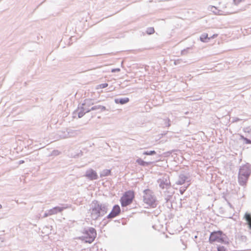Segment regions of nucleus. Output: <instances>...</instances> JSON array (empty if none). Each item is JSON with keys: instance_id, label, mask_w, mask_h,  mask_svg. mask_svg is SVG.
I'll return each instance as SVG.
<instances>
[{"instance_id": "f257e3e1", "label": "nucleus", "mask_w": 251, "mask_h": 251, "mask_svg": "<svg viewBox=\"0 0 251 251\" xmlns=\"http://www.w3.org/2000/svg\"><path fill=\"white\" fill-rule=\"evenodd\" d=\"M108 211V204L97 200H94L90 205L89 213L93 220H97L104 216Z\"/></svg>"}, {"instance_id": "f03ea898", "label": "nucleus", "mask_w": 251, "mask_h": 251, "mask_svg": "<svg viewBox=\"0 0 251 251\" xmlns=\"http://www.w3.org/2000/svg\"><path fill=\"white\" fill-rule=\"evenodd\" d=\"M251 174V165L247 163L240 167L238 173V182L240 185H246Z\"/></svg>"}, {"instance_id": "7ed1b4c3", "label": "nucleus", "mask_w": 251, "mask_h": 251, "mask_svg": "<svg viewBox=\"0 0 251 251\" xmlns=\"http://www.w3.org/2000/svg\"><path fill=\"white\" fill-rule=\"evenodd\" d=\"M143 199L144 203L149 206L154 208L157 205L156 200L154 193L150 189H147L143 191Z\"/></svg>"}, {"instance_id": "20e7f679", "label": "nucleus", "mask_w": 251, "mask_h": 251, "mask_svg": "<svg viewBox=\"0 0 251 251\" xmlns=\"http://www.w3.org/2000/svg\"><path fill=\"white\" fill-rule=\"evenodd\" d=\"M226 235L221 230L212 232L209 236V241L210 243L217 242L221 243L227 244L228 243Z\"/></svg>"}, {"instance_id": "39448f33", "label": "nucleus", "mask_w": 251, "mask_h": 251, "mask_svg": "<svg viewBox=\"0 0 251 251\" xmlns=\"http://www.w3.org/2000/svg\"><path fill=\"white\" fill-rule=\"evenodd\" d=\"M83 235L79 237V239L85 243H92L97 236L96 230L92 227L84 229Z\"/></svg>"}, {"instance_id": "423d86ee", "label": "nucleus", "mask_w": 251, "mask_h": 251, "mask_svg": "<svg viewBox=\"0 0 251 251\" xmlns=\"http://www.w3.org/2000/svg\"><path fill=\"white\" fill-rule=\"evenodd\" d=\"M135 197L133 191L129 190L126 192L120 199V201L122 207H126L130 204Z\"/></svg>"}, {"instance_id": "0eeeda50", "label": "nucleus", "mask_w": 251, "mask_h": 251, "mask_svg": "<svg viewBox=\"0 0 251 251\" xmlns=\"http://www.w3.org/2000/svg\"><path fill=\"white\" fill-rule=\"evenodd\" d=\"M159 186L162 189H171V184L168 176H165L157 180Z\"/></svg>"}, {"instance_id": "6e6552de", "label": "nucleus", "mask_w": 251, "mask_h": 251, "mask_svg": "<svg viewBox=\"0 0 251 251\" xmlns=\"http://www.w3.org/2000/svg\"><path fill=\"white\" fill-rule=\"evenodd\" d=\"M121 208L118 204L114 205L111 211L106 216V218L108 219H112L117 216H118L121 213Z\"/></svg>"}, {"instance_id": "1a4fd4ad", "label": "nucleus", "mask_w": 251, "mask_h": 251, "mask_svg": "<svg viewBox=\"0 0 251 251\" xmlns=\"http://www.w3.org/2000/svg\"><path fill=\"white\" fill-rule=\"evenodd\" d=\"M84 176L87 177L91 180H95L98 178V176L96 172L92 169H89L87 170Z\"/></svg>"}, {"instance_id": "9d476101", "label": "nucleus", "mask_w": 251, "mask_h": 251, "mask_svg": "<svg viewBox=\"0 0 251 251\" xmlns=\"http://www.w3.org/2000/svg\"><path fill=\"white\" fill-rule=\"evenodd\" d=\"M189 182L190 180L188 175L180 174L178 176V180L176 182V184L177 185H182L185 182L188 183Z\"/></svg>"}, {"instance_id": "9b49d317", "label": "nucleus", "mask_w": 251, "mask_h": 251, "mask_svg": "<svg viewBox=\"0 0 251 251\" xmlns=\"http://www.w3.org/2000/svg\"><path fill=\"white\" fill-rule=\"evenodd\" d=\"M62 205H63L64 206H55L51 209H49V214H50L51 215L56 214L58 213L61 212L63 210L68 207L67 204H62Z\"/></svg>"}, {"instance_id": "f8f14e48", "label": "nucleus", "mask_w": 251, "mask_h": 251, "mask_svg": "<svg viewBox=\"0 0 251 251\" xmlns=\"http://www.w3.org/2000/svg\"><path fill=\"white\" fill-rule=\"evenodd\" d=\"M86 113L81 105H79L77 109L73 112V117L75 118L76 115L78 116L79 118L82 117Z\"/></svg>"}, {"instance_id": "ddd939ff", "label": "nucleus", "mask_w": 251, "mask_h": 251, "mask_svg": "<svg viewBox=\"0 0 251 251\" xmlns=\"http://www.w3.org/2000/svg\"><path fill=\"white\" fill-rule=\"evenodd\" d=\"M90 110H92V111L96 110L98 111V113H100L102 111L107 110L105 106L100 105H96L93 106L90 108Z\"/></svg>"}, {"instance_id": "4468645a", "label": "nucleus", "mask_w": 251, "mask_h": 251, "mask_svg": "<svg viewBox=\"0 0 251 251\" xmlns=\"http://www.w3.org/2000/svg\"><path fill=\"white\" fill-rule=\"evenodd\" d=\"M129 101L128 98H120L115 99L114 101L117 104H124L127 103Z\"/></svg>"}, {"instance_id": "2eb2a0df", "label": "nucleus", "mask_w": 251, "mask_h": 251, "mask_svg": "<svg viewBox=\"0 0 251 251\" xmlns=\"http://www.w3.org/2000/svg\"><path fill=\"white\" fill-rule=\"evenodd\" d=\"M67 137H75L81 133L80 130L68 129L67 130Z\"/></svg>"}, {"instance_id": "dca6fc26", "label": "nucleus", "mask_w": 251, "mask_h": 251, "mask_svg": "<svg viewBox=\"0 0 251 251\" xmlns=\"http://www.w3.org/2000/svg\"><path fill=\"white\" fill-rule=\"evenodd\" d=\"M136 162L140 165L142 166H148L153 163V162H146L144 161L143 160H142L141 158H138L136 160Z\"/></svg>"}, {"instance_id": "f3484780", "label": "nucleus", "mask_w": 251, "mask_h": 251, "mask_svg": "<svg viewBox=\"0 0 251 251\" xmlns=\"http://www.w3.org/2000/svg\"><path fill=\"white\" fill-rule=\"evenodd\" d=\"M111 171L109 169H104L100 173V177H103L111 175Z\"/></svg>"}, {"instance_id": "a211bd4d", "label": "nucleus", "mask_w": 251, "mask_h": 251, "mask_svg": "<svg viewBox=\"0 0 251 251\" xmlns=\"http://www.w3.org/2000/svg\"><path fill=\"white\" fill-rule=\"evenodd\" d=\"M210 38L208 37V34L207 33H203L200 36V40L203 42H208Z\"/></svg>"}, {"instance_id": "6ab92c4d", "label": "nucleus", "mask_w": 251, "mask_h": 251, "mask_svg": "<svg viewBox=\"0 0 251 251\" xmlns=\"http://www.w3.org/2000/svg\"><path fill=\"white\" fill-rule=\"evenodd\" d=\"M240 139L242 140L243 141V144H251V139H249L242 135H240Z\"/></svg>"}, {"instance_id": "aec40b11", "label": "nucleus", "mask_w": 251, "mask_h": 251, "mask_svg": "<svg viewBox=\"0 0 251 251\" xmlns=\"http://www.w3.org/2000/svg\"><path fill=\"white\" fill-rule=\"evenodd\" d=\"M244 218L247 221V224H249V223H251V214L250 213L246 212Z\"/></svg>"}, {"instance_id": "412c9836", "label": "nucleus", "mask_w": 251, "mask_h": 251, "mask_svg": "<svg viewBox=\"0 0 251 251\" xmlns=\"http://www.w3.org/2000/svg\"><path fill=\"white\" fill-rule=\"evenodd\" d=\"M93 103L92 102V100L90 99H86L84 100V101L83 103H82V105L87 106L90 107L91 105H92Z\"/></svg>"}, {"instance_id": "4be33fe9", "label": "nucleus", "mask_w": 251, "mask_h": 251, "mask_svg": "<svg viewBox=\"0 0 251 251\" xmlns=\"http://www.w3.org/2000/svg\"><path fill=\"white\" fill-rule=\"evenodd\" d=\"M174 193V191L171 188V189L166 190V191H165L164 192V194H166L167 195H168L169 197H173Z\"/></svg>"}, {"instance_id": "5701e85b", "label": "nucleus", "mask_w": 251, "mask_h": 251, "mask_svg": "<svg viewBox=\"0 0 251 251\" xmlns=\"http://www.w3.org/2000/svg\"><path fill=\"white\" fill-rule=\"evenodd\" d=\"M156 153V151H144L143 154L144 155H153L154 154H155Z\"/></svg>"}, {"instance_id": "b1692460", "label": "nucleus", "mask_w": 251, "mask_h": 251, "mask_svg": "<svg viewBox=\"0 0 251 251\" xmlns=\"http://www.w3.org/2000/svg\"><path fill=\"white\" fill-rule=\"evenodd\" d=\"M190 185V183L187 184V186L181 187L179 189V192L181 195H183L187 188Z\"/></svg>"}, {"instance_id": "393cba45", "label": "nucleus", "mask_w": 251, "mask_h": 251, "mask_svg": "<svg viewBox=\"0 0 251 251\" xmlns=\"http://www.w3.org/2000/svg\"><path fill=\"white\" fill-rule=\"evenodd\" d=\"M146 32L149 35H151L154 32V29L153 27H150L147 28Z\"/></svg>"}, {"instance_id": "a878e982", "label": "nucleus", "mask_w": 251, "mask_h": 251, "mask_svg": "<svg viewBox=\"0 0 251 251\" xmlns=\"http://www.w3.org/2000/svg\"><path fill=\"white\" fill-rule=\"evenodd\" d=\"M217 251H228L226 248L223 246H218L217 247Z\"/></svg>"}, {"instance_id": "bb28decb", "label": "nucleus", "mask_w": 251, "mask_h": 251, "mask_svg": "<svg viewBox=\"0 0 251 251\" xmlns=\"http://www.w3.org/2000/svg\"><path fill=\"white\" fill-rule=\"evenodd\" d=\"M186 61H183L182 60V59H178L175 60L174 64L176 65L180 64L181 63H186Z\"/></svg>"}, {"instance_id": "cd10ccee", "label": "nucleus", "mask_w": 251, "mask_h": 251, "mask_svg": "<svg viewBox=\"0 0 251 251\" xmlns=\"http://www.w3.org/2000/svg\"><path fill=\"white\" fill-rule=\"evenodd\" d=\"M81 106H82V107L83 108V109H84L86 113H88L92 111V110H90V108H89V106L82 105V104H81Z\"/></svg>"}, {"instance_id": "c85d7f7f", "label": "nucleus", "mask_w": 251, "mask_h": 251, "mask_svg": "<svg viewBox=\"0 0 251 251\" xmlns=\"http://www.w3.org/2000/svg\"><path fill=\"white\" fill-rule=\"evenodd\" d=\"M165 124L166 126L169 127L171 126V121L169 119L167 118L165 120Z\"/></svg>"}, {"instance_id": "c756f323", "label": "nucleus", "mask_w": 251, "mask_h": 251, "mask_svg": "<svg viewBox=\"0 0 251 251\" xmlns=\"http://www.w3.org/2000/svg\"><path fill=\"white\" fill-rule=\"evenodd\" d=\"M244 1V0H233V3L235 5H238L239 3Z\"/></svg>"}, {"instance_id": "7c9ffc66", "label": "nucleus", "mask_w": 251, "mask_h": 251, "mask_svg": "<svg viewBox=\"0 0 251 251\" xmlns=\"http://www.w3.org/2000/svg\"><path fill=\"white\" fill-rule=\"evenodd\" d=\"M164 195H165V199L167 202H168L169 201H170L172 198L171 197H169V196L167 195L166 194H164Z\"/></svg>"}, {"instance_id": "2f4dec72", "label": "nucleus", "mask_w": 251, "mask_h": 251, "mask_svg": "<svg viewBox=\"0 0 251 251\" xmlns=\"http://www.w3.org/2000/svg\"><path fill=\"white\" fill-rule=\"evenodd\" d=\"M100 86L101 88H106L108 86V84L107 83H102L100 85Z\"/></svg>"}, {"instance_id": "473e14b6", "label": "nucleus", "mask_w": 251, "mask_h": 251, "mask_svg": "<svg viewBox=\"0 0 251 251\" xmlns=\"http://www.w3.org/2000/svg\"><path fill=\"white\" fill-rule=\"evenodd\" d=\"M188 49L189 48H187V49H184V50H182L181 52V55H185L187 52V49Z\"/></svg>"}, {"instance_id": "72a5a7b5", "label": "nucleus", "mask_w": 251, "mask_h": 251, "mask_svg": "<svg viewBox=\"0 0 251 251\" xmlns=\"http://www.w3.org/2000/svg\"><path fill=\"white\" fill-rule=\"evenodd\" d=\"M120 71V69H119V68L113 69L111 70V72L112 73L119 72Z\"/></svg>"}, {"instance_id": "f704fd0d", "label": "nucleus", "mask_w": 251, "mask_h": 251, "mask_svg": "<svg viewBox=\"0 0 251 251\" xmlns=\"http://www.w3.org/2000/svg\"><path fill=\"white\" fill-rule=\"evenodd\" d=\"M50 212H49V211L48 210L45 213H44V217H47L49 216H50L51 215L50 214H49Z\"/></svg>"}, {"instance_id": "c9c22d12", "label": "nucleus", "mask_w": 251, "mask_h": 251, "mask_svg": "<svg viewBox=\"0 0 251 251\" xmlns=\"http://www.w3.org/2000/svg\"><path fill=\"white\" fill-rule=\"evenodd\" d=\"M227 204L230 208H233L232 204L228 201H227Z\"/></svg>"}, {"instance_id": "e433bc0d", "label": "nucleus", "mask_w": 251, "mask_h": 251, "mask_svg": "<svg viewBox=\"0 0 251 251\" xmlns=\"http://www.w3.org/2000/svg\"><path fill=\"white\" fill-rule=\"evenodd\" d=\"M240 120L239 118H236L234 119L233 122H237L240 121Z\"/></svg>"}, {"instance_id": "4c0bfd02", "label": "nucleus", "mask_w": 251, "mask_h": 251, "mask_svg": "<svg viewBox=\"0 0 251 251\" xmlns=\"http://www.w3.org/2000/svg\"><path fill=\"white\" fill-rule=\"evenodd\" d=\"M24 162H25V161L24 160H21L19 161V164H22L24 163Z\"/></svg>"}, {"instance_id": "58836bf2", "label": "nucleus", "mask_w": 251, "mask_h": 251, "mask_svg": "<svg viewBox=\"0 0 251 251\" xmlns=\"http://www.w3.org/2000/svg\"><path fill=\"white\" fill-rule=\"evenodd\" d=\"M247 225L248 226V227L249 228V229L251 230V223H249V224Z\"/></svg>"}, {"instance_id": "ea45409f", "label": "nucleus", "mask_w": 251, "mask_h": 251, "mask_svg": "<svg viewBox=\"0 0 251 251\" xmlns=\"http://www.w3.org/2000/svg\"><path fill=\"white\" fill-rule=\"evenodd\" d=\"M217 36V34H214L211 38H214L215 37H216Z\"/></svg>"}, {"instance_id": "a19ab883", "label": "nucleus", "mask_w": 251, "mask_h": 251, "mask_svg": "<svg viewBox=\"0 0 251 251\" xmlns=\"http://www.w3.org/2000/svg\"><path fill=\"white\" fill-rule=\"evenodd\" d=\"M198 238V236H197V235L195 236V237H194V238H195V239H196V238Z\"/></svg>"}, {"instance_id": "79ce46f5", "label": "nucleus", "mask_w": 251, "mask_h": 251, "mask_svg": "<svg viewBox=\"0 0 251 251\" xmlns=\"http://www.w3.org/2000/svg\"><path fill=\"white\" fill-rule=\"evenodd\" d=\"M2 208V205L0 204V209Z\"/></svg>"}, {"instance_id": "37998d69", "label": "nucleus", "mask_w": 251, "mask_h": 251, "mask_svg": "<svg viewBox=\"0 0 251 251\" xmlns=\"http://www.w3.org/2000/svg\"><path fill=\"white\" fill-rule=\"evenodd\" d=\"M213 7L214 8H215V9H216V7H215V6H213Z\"/></svg>"}, {"instance_id": "c03bdc74", "label": "nucleus", "mask_w": 251, "mask_h": 251, "mask_svg": "<svg viewBox=\"0 0 251 251\" xmlns=\"http://www.w3.org/2000/svg\"><path fill=\"white\" fill-rule=\"evenodd\" d=\"M213 12L215 13L216 14H217V13L216 12H215V11H213Z\"/></svg>"}]
</instances>
